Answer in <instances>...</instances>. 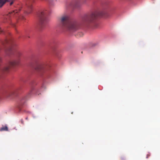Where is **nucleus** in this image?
<instances>
[{
  "label": "nucleus",
  "instance_id": "obj_1",
  "mask_svg": "<svg viewBox=\"0 0 160 160\" xmlns=\"http://www.w3.org/2000/svg\"><path fill=\"white\" fill-rule=\"evenodd\" d=\"M61 30L63 32H74L80 28V24L74 21L70 20L69 16L66 14L61 16L58 18Z\"/></svg>",
  "mask_w": 160,
  "mask_h": 160
},
{
  "label": "nucleus",
  "instance_id": "obj_2",
  "mask_svg": "<svg viewBox=\"0 0 160 160\" xmlns=\"http://www.w3.org/2000/svg\"><path fill=\"white\" fill-rule=\"evenodd\" d=\"M110 14L109 11L95 12H91L84 15L82 17L81 23L88 24L93 22L98 17H108Z\"/></svg>",
  "mask_w": 160,
  "mask_h": 160
},
{
  "label": "nucleus",
  "instance_id": "obj_3",
  "mask_svg": "<svg viewBox=\"0 0 160 160\" xmlns=\"http://www.w3.org/2000/svg\"><path fill=\"white\" fill-rule=\"evenodd\" d=\"M47 15V12L46 11L41 12L39 15V20L38 27L41 29H42L45 27L48 22Z\"/></svg>",
  "mask_w": 160,
  "mask_h": 160
},
{
  "label": "nucleus",
  "instance_id": "obj_4",
  "mask_svg": "<svg viewBox=\"0 0 160 160\" xmlns=\"http://www.w3.org/2000/svg\"><path fill=\"white\" fill-rule=\"evenodd\" d=\"M19 63L18 60H13L9 61L5 65L0 68V70L2 72H7L8 71L10 68L18 65Z\"/></svg>",
  "mask_w": 160,
  "mask_h": 160
},
{
  "label": "nucleus",
  "instance_id": "obj_5",
  "mask_svg": "<svg viewBox=\"0 0 160 160\" xmlns=\"http://www.w3.org/2000/svg\"><path fill=\"white\" fill-rule=\"evenodd\" d=\"M69 5L72 8H78L80 6V3L79 1L76 0L72 2Z\"/></svg>",
  "mask_w": 160,
  "mask_h": 160
},
{
  "label": "nucleus",
  "instance_id": "obj_6",
  "mask_svg": "<svg viewBox=\"0 0 160 160\" xmlns=\"http://www.w3.org/2000/svg\"><path fill=\"white\" fill-rule=\"evenodd\" d=\"M36 69L38 71L41 72V73L45 72L46 71V68H44L43 66L39 65L37 67Z\"/></svg>",
  "mask_w": 160,
  "mask_h": 160
},
{
  "label": "nucleus",
  "instance_id": "obj_7",
  "mask_svg": "<svg viewBox=\"0 0 160 160\" xmlns=\"http://www.w3.org/2000/svg\"><path fill=\"white\" fill-rule=\"evenodd\" d=\"M31 94V91H30V92L28 93L26 97L23 98L21 100V103H23L25 101V99L26 98H28L30 94Z\"/></svg>",
  "mask_w": 160,
  "mask_h": 160
},
{
  "label": "nucleus",
  "instance_id": "obj_8",
  "mask_svg": "<svg viewBox=\"0 0 160 160\" xmlns=\"http://www.w3.org/2000/svg\"><path fill=\"white\" fill-rule=\"evenodd\" d=\"M9 1V0H0V8H1L6 2Z\"/></svg>",
  "mask_w": 160,
  "mask_h": 160
},
{
  "label": "nucleus",
  "instance_id": "obj_9",
  "mask_svg": "<svg viewBox=\"0 0 160 160\" xmlns=\"http://www.w3.org/2000/svg\"><path fill=\"white\" fill-rule=\"evenodd\" d=\"M5 43H7L10 45H12V44H13V42L11 40H6L5 41Z\"/></svg>",
  "mask_w": 160,
  "mask_h": 160
},
{
  "label": "nucleus",
  "instance_id": "obj_10",
  "mask_svg": "<svg viewBox=\"0 0 160 160\" xmlns=\"http://www.w3.org/2000/svg\"><path fill=\"white\" fill-rule=\"evenodd\" d=\"M19 88H17L15 90H14L12 92L11 94L14 96L16 95L17 94V92L19 90Z\"/></svg>",
  "mask_w": 160,
  "mask_h": 160
},
{
  "label": "nucleus",
  "instance_id": "obj_11",
  "mask_svg": "<svg viewBox=\"0 0 160 160\" xmlns=\"http://www.w3.org/2000/svg\"><path fill=\"white\" fill-rule=\"evenodd\" d=\"M32 6L31 5H30L28 6V10L27 11V13H30L32 11Z\"/></svg>",
  "mask_w": 160,
  "mask_h": 160
},
{
  "label": "nucleus",
  "instance_id": "obj_12",
  "mask_svg": "<svg viewBox=\"0 0 160 160\" xmlns=\"http://www.w3.org/2000/svg\"><path fill=\"white\" fill-rule=\"evenodd\" d=\"M8 127L7 126L3 127H2L0 129V131H8Z\"/></svg>",
  "mask_w": 160,
  "mask_h": 160
},
{
  "label": "nucleus",
  "instance_id": "obj_13",
  "mask_svg": "<svg viewBox=\"0 0 160 160\" xmlns=\"http://www.w3.org/2000/svg\"><path fill=\"white\" fill-rule=\"evenodd\" d=\"M18 12V11L17 10H15L14 11H13V12H10V14H13V13H14L16 14Z\"/></svg>",
  "mask_w": 160,
  "mask_h": 160
},
{
  "label": "nucleus",
  "instance_id": "obj_14",
  "mask_svg": "<svg viewBox=\"0 0 160 160\" xmlns=\"http://www.w3.org/2000/svg\"><path fill=\"white\" fill-rule=\"evenodd\" d=\"M15 0H11V1H11V2H10V5H12L13 4V2H14V1H15Z\"/></svg>",
  "mask_w": 160,
  "mask_h": 160
},
{
  "label": "nucleus",
  "instance_id": "obj_15",
  "mask_svg": "<svg viewBox=\"0 0 160 160\" xmlns=\"http://www.w3.org/2000/svg\"><path fill=\"white\" fill-rule=\"evenodd\" d=\"M9 52H10V53L12 52V50L11 49H9Z\"/></svg>",
  "mask_w": 160,
  "mask_h": 160
},
{
  "label": "nucleus",
  "instance_id": "obj_16",
  "mask_svg": "<svg viewBox=\"0 0 160 160\" xmlns=\"http://www.w3.org/2000/svg\"><path fill=\"white\" fill-rule=\"evenodd\" d=\"M25 34H26V36H28V32H26V33H25Z\"/></svg>",
  "mask_w": 160,
  "mask_h": 160
},
{
  "label": "nucleus",
  "instance_id": "obj_17",
  "mask_svg": "<svg viewBox=\"0 0 160 160\" xmlns=\"http://www.w3.org/2000/svg\"><path fill=\"white\" fill-rule=\"evenodd\" d=\"M149 156V155H147V158H148Z\"/></svg>",
  "mask_w": 160,
  "mask_h": 160
},
{
  "label": "nucleus",
  "instance_id": "obj_18",
  "mask_svg": "<svg viewBox=\"0 0 160 160\" xmlns=\"http://www.w3.org/2000/svg\"><path fill=\"white\" fill-rule=\"evenodd\" d=\"M7 54L8 55H10L9 54V53H8V52L7 53Z\"/></svg>",
  "mask_w": 160,
  "mask_h": 160
},
{
  "label": "nucleus",
  "instance_id": "obj_19",
  "mask_svg": "<svg viewBox=\"0 0 160 160\" xmlns=\"http://www.w3.org/2000/svg\"><path fill=\"white\" fill-rule=\"evenodd\" d=\"M1 60V58L0 57V61Z\"/></svg>",
  "mask_w": 160,
  "mask_h": 160
},
{
  "label": "nucleus",
  "instance_id": "obj_20",
  "mask_svg": "<svg viewBox=\"0 0 160 160\" xmlns=\"http://www.w3.org/2000/svg\"><path fill=\"white\" fill-rule=\"evenodd\" d=\"M3 44H5V43L3 42Z\"/></svg>",
  "mask_w": 160,
  "mask_h": 160
},
{
  "label": "nucleus",
  "instance_id": "obj_21",
  "mask_svg": "<svg viewBox=\"0 0 160 160\" xmlns=\"http://www.w3.org/2000/svg\"><path fill=\"white\" fill-rule=\"evenodd\" d=\"M28 37L29 38H30V37L29 36H28Z\"/></svg>",
  "mask_w": 160,
  "mask_h": 160
}]
</instances>
